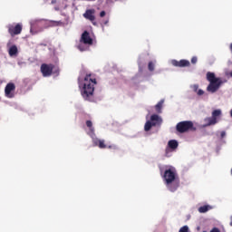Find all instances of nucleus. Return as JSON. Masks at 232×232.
<instances>
[{
    "label": "nucleus",
    "instance_id": "obj_23",
    "mask_svg": "<svg viewBox=\"0 0 232 232\" xmlns=\"http://www.w3.org/2000/svg\"><path fill=\"white\" fill-rule=\"evenodd\" d=\"M189 231V227L188 226H184L182 227L179 232H188Z\"/></svg>",
    "mask_w": 232,
    "mask_h": 232
},
{
    "label": "nucleus",
    "instance_id": "obj_24",
    "mask_svg": "<svg viewBox=\"0 0 232 232\" xmlns=\"http://www.w3.org/2000/svg\"><path fill=\"white\" fill-rule=\"evenodd\" d=\"M198 61V59L197 58V56H194V57L191 58L192 64H197Z\"/></svg>",
    "mask_w": 232,
    "mask_h": 232
},
{
    "label": "nucleus",
    "instance_id": "obj_16",
    "mask_svg": "<svg viewBox=\"0 0 232 232\" xmlns=\"http://www.w3.org/2000/svg\"><path fill=\"white\" fill-rule=\"evenodd\" d=\"M78 50L80 52H87V50H90V47H88V44H84L83 43H81L77 45Z\"/></svg>",
    "mask_w": 232,
    "mask_h": 232
},
{
    "label": "nucleus",
    "instance_id": "obj_9",
    "mask_svg": "<svg viewBox=\"0 0 232 232\" xmlns=\"http://www.w3.org/2000/svg\"><path fill=\"white\" fill-rule=\"evenodd\" d=\"M84 19L91 21L93 26H97V22H95V9H88L83 14Z\"/></svg>",
    "mask_w": 232,
    "mask_h": 232
},
{
    "label": "nucleus",
    "instance_id": "obj_17",
    "mask_svg": "<svg viewBox=\"0 0 232 232\" xmlns=\"http://www.w3.org/2000/svg\"><path fill=\"white\" fill-rule=\"evenodd\" d=\"M164 104V101L161 100L160 101L156 106H155V110L157 111V113H162V105Z\"/></svg>",
    "mask_w": 232,
    "mask_h": 232
},
{
    "label": "nucleus",
    "instance_id": "obj_3",
    "mask_svg": "<svg viewBox=\"0 0 232 232\" xmlns=\"http://www.w3.org/2000/svg\"><path fill=\"white\" fill-rule=\"evenodd\" d=\"M207 80L209 82L208 86L207 87V92H209L210 93L218 92V89L224 82H222L221 78H216L215 72H207Z\"/></svg>",
    "mask_w": 232,
    "mask_h": 232
},
{
    "label": "nucleus",
    "instance_id": "obj_15",
    "mask_svg": "<svg viewBox=\"0 0 232 232\" xmlns=\"http://www.w3.org/2000/svg\"><path fill=\"white\" fill-rule=\"evenodd\" d=\"M153 126H157V122H152L150 121H147L144 126L145 131H150V130H151V128H153Z\"/></svg>",
    "mask_w": 232,
    "mask_h": 232
},
{
    "label": "nucleus",
    "instance_id": "obj_32",
    "mask_svg": "<svg viewBox=\"0 0 232 232\" xmlns=\"http://www.w3.org/2000/svg\"><path fill=\"white\" fill-rule=\"evenodd\" d=\"M230 77H232V71L229 72Z\"/></svg>",
    "mask_w": 232,
    "mask_h": 232
},
{
    "label": "nucleus",
    "instance_id": "obj_13",
    "mask_svg": "<svg viewBox=\"0 0 232 232\" xmlns=\"http://www.w3.org/2000/svg\"><path fill=\"white\" fill-rule=\"evenodd\" d=\"M213 209V207L210 205H204L198 208V213H208V211H211Z\"/></svg>",
    "mask_w": 232,
    "mask_h": 232
},
{
    "label": "nucleus",
    "instance_id": "obj_30",
    "mask_svg": "<svg viewBox=\"0 0 232 232\" xmlns=\"http://www.w3.org/2000/svg\"><path fill=\"white\" fill-rule=\"evenodd\" d=\"M230 226L232 227V216L230 217Z\"/></svg>",
    "mask_w": 232,
    "mask_h": 232
},
{
    "label": "nucleus",
    "instance_id": "obj_10",
    "mask_svg": "<svg viewBox=\"0 0 232 232\" xmlns=\"http://www.w3.org/2000/svg\"><path fill=\"white\" fill-rule=\"evenodd\" d=\"M80 43H82L83 44H88V46H92V44H93V39L92 38V36H90V33H88V31H84L82 34Z\"/></svg>",
    "mask_w": 232,
    "mask_h": 232
},
{
    "label": "nucleus",
    "instance_id": "obj_31",
    "mask_svg": "<svg viewBox=\"0 0 232 232\" xmlns=\"http://www.w3.org/2000/svg\"><path fill=\"white\" fill-rule=\"evenodd\" d=\"M108 23H109V21L106 20V21L103 23V24H108Z\"/></svg>",
    "mask_w": 232,
    "mask_h": 232
},
{
    "label": "nucleus",
    "instance_id": "obj_14",
    "mask_svg": "<svg viewBox=\"0 0 232 232\" xmlns=\"http://www.w3.org/2000/svg\"><path fill=\"white\" fill-rule=\"evenodd\" d=\"M168 146L170 150H177V148H179V142L175 140H171L168 142Z\"/></svg>",
    "mask_w": 232,
    "mask_h": 232
},
{
    "label": "nucleus",
    "instance_id": "obj_19",
    "mask_svg": "<svg viewBox=\"0 0 232 232\" xmlns=\"http://www.w3.org/2000/svg\"><path fill=\"white\" fill-rule=\"evenodd\" d=\"M150 122H156V124H159L160 118L157 114H153L150 116Z\"/></svg>",
    "mask_w": 232,
    "mask_h": 232
},
{
    "label": "nucleus",
    "instance_id": "obj_1",
    "mask_svg": "<svg viewBox=\"0 0 232 232\" xmlns=\"http://www.w3.org/2000/svg\"><path fill=\"white\" fill-rule=\"evenodd\" d=\"M163 179L165 180V184L171 193H175L180 183L177 179V170L174 168L167 169L163 174Z\"/></svg>",
    "mask_w": 232,
    "mask_h": 232
},
{
    "label": "nucleus",
    "instance_id": "obj_26",
    "mask_svg": "<svg viewBox=\"0 0 232 232\" xmlns=\"http://www.w3.org/2000/svg\"><path fill=\"white\" fill-rule=\"evenodd\" d=\"M104 15H106V11H102L100 13V17H104Z\"/></svg>",
    "mask_w": 232,
    "mask_h": 232
},
{
    "label": "nucleus",
    "instance_id": "obj_27",
    "mask_svg": "<svg viewBox=\"0 0 232 232\" xmlns=\"http://www.w3.org/2000/svg\"><path fill=\"white\" fill-rule=\"evenodd\" d=\"M63 24H64V23H63L62 21L56 22L57 26H63Z\"/></svg>",
    "mask_w": 232,
    "mask_h": 232
},
{
    "label": "nucleus",
    "instance_id": "obj_6",
    "mask_svg": "<svg viewBox=\"0 0 232 232\" xmlns=\"http://www.w3.org/2000/svg\"><path fill=\"white\" fill-rule=\"evenodd\" d=\"M7 30L11 37H15V35H19V34L23 32V24H9L7 25Z\"/></svg>",
    "mask_w": 232,
    "mask_h": 232
},
{
    "label": "nucleus",
    "instance_id": "obj_18",
    "mask_svg": "<svg viewBox=\"0 0 232 232\" xmlns=\"http://www.w3.org/2000/svg\"><path fill=\"white\" fill-rule=\"evenodd\" d=\"M9 55H10L11 57H13V55H17V46L12 45V46L9 48Z\"/></svg>",
    "mask_w": 232,
    "mask_h": 232
},
{
    "label": "nucleus",
    "instance_id": "obj_22",
    "mask_svg": "<svg viewBox=\"0 0 232 232\" xmlns=\"http://www.w3.org/2000/svg\"><path fill=\"white\" fill-rule=\"evenodd\" d=\"M148 68L150 72H153L155 70V63H153V62H150Z\"/></svg>",
    "mask_w": 232,
    "mask_h": 232
},
{
    "label": "nucleus",
    "instance_id": "obj_21",
    "mask_svg": "<svg viewBox=\"0 0 232 232\" xmlns=\"http://www.w3.org/2000/svg\"><path fill=\"white\" fill-rule=\"evenodd\" d=\"M86 126H87V128H89L90 130L93 133L94 129H93V123L92 122V121H86Z\"/></svg>",
    "mask_w": 232,
    "mask_h": 232
},
{
    "label": "nucleus",
    "instance_id": "obj_20",
    "mask_svg": "<svg viewBox=\"0 0 232 232\" xmlns=\"http://www.w3.org/2000/svg\"><path fill=\"white\" fill-rule=\"evenodd\" d=\"M222 115V111L215 110L212 111V118L217 119V117H220Z\"/></svg>",
    "mask_w": 232,
    "mask_h": 232
},
{
    "label": "nucleus",
    "instance_id": "obj_33",
    "mask_svg": "<svg viewBox=\"0 0 232 232\" xmlns=\"http://www.w3.org/2000/svg\"><path fill=\"white\" fill-rule=\"evenodd\" d=\"M203 232H208V231H203Z\"/></svg>",
    "mask_w": 232,
    "mask_h": 232
},
{
    "label": "nucleus",
    "instance_id": "obj_28",
    "mask_svg": "<svg viewBox=\"0 0 232 232\" xmlns=\"http://www.w3.org/2000/svg\"><path fill=\"white\" fill-rule=\"evenodd\" d=\"M198 95H204V92L202 91V89H199L198 91Z\"/></svg>",
    "mask_w": 232,
    "mask_h": 232
},
{
    "label": "nucleus",
    "instance_id": "obj_7",
    "mask_svg": "<svg viewBox=\"0 0 232 232\" xmlns=\"http://www.w3.org/2000/svg\"><path fill=\"white\" fill-rule=\"evenodd\" d=\"M53 68L55 65L52 63H43L40 68L43 77H50L53 73Z\"/></svg>",
    "mask_w": 232,
    "mask_h": 232
},
{
    "label": "nucleus",
    "instance_id": "obj_29",
    "mask_svg": "<svg viewBox=\"0 0 232 232\" xmlns=\"http://www.w3.org/2000/svg\"><path fill=\"white\" fill-rule=\"evenodd\" d=\"M221 139H224V137H226V131H221L220 133Z\"/></svg>",
    "mask_w": 232,
    "mask_h": 232
},
{
    "label": "nucleus",
    "instance_id": "obj_8",
    "mask_svg": "<svg viewBox=\"0 0 232 232\" xmlns=\"http://www.w3.org/2000/svg\"><path fill=\"white\" fill-rule=\"evenodd\" d=\"M14 92H15V83L14 82L7 83L5 88V97H7L8 99H14V97H15Z\"/></svg>",
    "mask_w": 232,
    "mask_h": 232
},
{
    "label": "nucleus",
    "instance_id": "obj_11",
    "mask_svg": "<svg viewBox=\"0 0 232 232\" xmlns=\"http://www.w3.org/2000/svg\"><path fill=\"white\" fill-rule=\"evenodd\" d=\"M172 66H176V68H188V66H191V63L188 60H171Z\"/></svg>",
    "mask_w": 232,
    "mask_h": 232
},
{
    "label": "nucleus",
    "instance_id": "obj_12",
    "mask_svg": "<svg viewBox=\"0 0 232 232\" xmlns=\"http://www.w3.org/2000/svg\"><path fill=\"white\" fill-rule=\"evenodd\" d=\"M205 126H215V124H217V122H218V121H217V119L213 118V117H208L205 118Z\"/></svg>",
    "mask_w": 232,
    "mask_h": 232
},
{
    "label": "nucleus",
    "instance_id": "obj_25",
    "mask_svg": "<svg viewBox=\"0 0 232 232\" xmlns=\"http://www.w3.org/2000/svg\"><path fill=\"white\" fill-rule=\"evenodd\" d=\"M192 90H193V92H198V84H194L192 86Z\"/></svg>",
    "mask_w": 232,
    "mask_h": 232
},
{
    "label": "nucleus",
    "instance_id": "obj_4",
    "mask_svg": "<svg viewBox=\"0 0 232 232\" xmlns=\"http://www.w3.org/2000/svg\"><path fill=\"white\" fill-rule=\"evenodd\" d=\"M197 128L191 121H179L176 125V130L178 133H187V131H195Z\"/></svg>",
    "mask_w": 232,
    "mask_h": 232
},
{
    "label": "nucleus",
    "instance_id": "obj_5",
    "mask_svg": "<svg viewBox=\"0 0 232 232\" xmlns=\"http://www.w3.org/2000/svg\"><path fill=\"white\" fill-rule=\"evenodd\" d=\"M92 143L93 146H97L98 148H100V150H106V148H108L109 150H117V146L107 145L104 140H101L97 137L92 138Z\"/></svg>",
    "mask_w": 232,
    "mask_h": 232
},
{
    "label": "nucleus",
    "instance_id": "obj_2",
    "mask_svg": "<svg viewBox=\"0 0 232 232\" xmlns=\"http://www.w3.org/2000/svg\"><path fill=\"white\" fill-rule=\"evenodd\" d=\"M95 84H97L95 75L92 73L86 74L83 80V88L82 92V95L85 101H88V99L93 95V92H95Z\"/></svg>",
    "mask_w": 232,
    "mask_h": 232
}]
</instances>
